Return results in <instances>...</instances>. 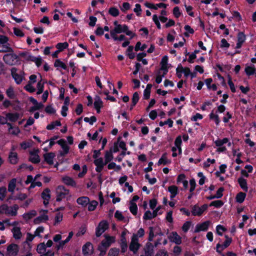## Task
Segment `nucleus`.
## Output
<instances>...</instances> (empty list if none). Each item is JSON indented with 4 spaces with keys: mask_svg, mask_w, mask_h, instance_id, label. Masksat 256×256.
Listing matches in <instances>:
<instances>
[{
    "mask_svg": "<svg viewBox=\"0 0 256 256\" xmlns=\"http://www.w3.org/2000/svg\"><path fill=\"white\" fill-rule=\"evenodd\" d=\"M56 201L60 202L63 198H65L66 196L68 194L69 190L66 189L63 186H58L56 190Z\"/></svg>",
    "mask_w": 256,
    "mask_h": 256,
    "instance_id": "f257e3e1",
    "label": "nucleus"
},
{
    "mask_svg": "<svg viewBox=\"0 0 256 256\" xmlns=\"http://www.w3.org/2000/svg\"><path fill=\"white\" fill-rule=\"evenodd\" d=\"M18 58V56L14 52L5 54L3 56V60L5 63L10 66L14 64L16 62Z\"/></svg>",
    "mask_w": 256,
    "mask_h": 256,
    "instance_id": "f03ea898",
    "label": "nucleus"
},
{
    "mask_svg": "<svg viewBox=\"0 0 256 256\" xmlns=\"http://www.w3.org/2000/svg\"><path fill=\"white\" fill-rule=\"evenodd\" d=\"M116 32L118 34L122 32L125 33L127 36H130V39L136 36V34L133 33L130 30H128V27L126 24L123 25H118L117 26H115Z\"/></svg>",
    "mask_w": 256,
    "mask_h": 256,
    "instance_id": "7ed1b4c3",
    "label": "nucleus"
},
{
    "mask_svg": "<svg viewBox=\"0 0 256 256\" xmlns=\"http://www.w3.org/2000/svg\"><path fill=\"white\" fill-rule=\"evenodd\" d=\"M108 228V224L106 220L101 221L96 228V235L100 237Z\"/></svg>",
    "mask_w": 256,
    "mask_h": 256,
    "instance_id": "20e7f679",
    "label": "nucleus"
},
{
    "mask_svg": "<svg viewBox=\"0 0 256 256\" xmlns=\"http://www.w3.org/2000/svg\"><path fill=\"white\" fill-rule=\"evenodd\" d=\"M104 239L101 242L99 246L108 249L112 244L115 242L116 238L115 236H110L108 234H104Z\"/></svg>",
    "mask_w": 256,
    "mask_h": 256,
    "instance_id": "39448f33",
    "label": "nucleus"
},
{
    "mask_svg": "<svg viewBox=\"0 0 256 256\" xmlns=\"http://www.w3.org/2000/svg\"><path fill=\"white\" fill-rule=\"evenodd\" d=\"M18 252V246L15 244L8 245L6 249V256H16Z\"/></svg>",
    "mask_w": 256,
    "mask_h": 256,
    "instance_id": "423d86ee",
    "label": "nucleus"
},
{
    "mask_svg": "<svg viewBox=\"0 0 256 256\" xmlns=\"http://www.w3.org/2000/svg\"><path fill=\"white\" fill-rule=\"evenodd\" d=\"M41 197L44 200V204L46 207L51 198L50 189L49 188L44 189L41 194Z\"/></svg>",
    "mask_w": 256,
    "mask_h": 256,
    "instance_id": "0eeeda50",
    "label": "nucleus"
},
{
    "mask_svg": "<svg viewBox=\"0 0 256 256\" xmlns=\"http://www.w3.org/2000/svg\"><path fill=\"white\" fill-rule=\"evenodd\" d=\"M210 224V220L205 221L201 224H198L196 225L194 232L195 233L199 232L201 231H206Z\"/></svg>",
    "mask_w": 256,
    "mask_h": 256,
    "instance_id": "6e6552de",
    "label": "nucleus"
},
{
    "mask_svg": "<svg viewBox=\"0 0 256 256\" xmlns=\"http://www.w3.org/2000/svg\"><path fill=\"white\" fill-rule=\"evenodd\" d=\"M39 150H34L30 152V156L28 158L29 161L33 164H37L40 162V158L38 154Z\"/></svg>",
    "mask_w": 256,
    "mask_h": 256,
    "instance_id": "1a4fd4ad",
    "label": "nucleus"
},
{
    "mask_svg": "<svg viewBox=\"0 0 256 256\" xmlns=\"http://www.w3.org/2000/svg\"><path fill=\"white\" fill-rule=\"evenodd\" d=\"M82 252L84 256H89L93 253V246L90 242H86L82 248Z\"/></svg>",
    "mask_w": 256,
    "mask_h": 256,
    "instance_id": "9d476101",
    "label": "nucleus"
},
{
    "mask_svg": "<svg viewBox=\"0 0 256 256\" xmlns=\"http://www.w3.org/2000/svg\"><path fill=\"white\" fill-rule=\"evenodd\" d=\"M168 238L171 242H172L178 245L182 243V238L176 232H172L168 236Z\"/></svg>",
    "mask_w": 256,
    "mask_h": 256,
    "instance_id": "9b49d317",
    "label": "nucleus"
},
{
    "mask_svg": "<svg viewBox=\"0 0 256 256\" xmlns=\"http://www.w3.org/2000/svg\"><path fill=\"white\" fill-rule=\"evenodd\" d=\"M55 154L54 152L45 153L44 154V161L42 162V164H44V162H46L50 165H52L54 164V158Z\"/></svg>",
    "mask_w": 256,
    "mask_h": 256,
    "instance_id": "f8f14e48",
    "label": "nucleus"
},
{
    "mask_svg": "<svg viewBox=\"0 0 256 256\" xmlns=\"http://www.w3.org/2000/svg\"><path fill=\"white\" fill-rule=\"evenodd\" d=\"M17 69L16 68H12L11 69V74L12 77L14 78L17 84H20L23 80V76L18 74L16 72Z\"/></svg>",
    "mask_w": 256,
    "mask_h": 256,
    "instance_id": "ddd939ff",
    "label": "nucleus"
},
{
    "mask_svg": "<svg viewBox=\"0 0 256 256\" xmlns=\"http://www.w3.org/2000/svg\"><path fill=\"white\" fill-rule=\"evenodd\" d=\"M7 120H8L11 122H16L20 117V114L18 112H8L6 114Z\"/></svg>",
    "mask_w": 256,
    "mask_h": 256,
    "instance_id": "4468645a",
    "label": "nucleus"
},
{
    "mask_svg": "<svg viewBox=\"0 0 256 256\" xmlns=\"http://www.w3.org/2000/svg\"><path fill=\"white\" fill-rule=\"evenodd\" d=\"M238 182L240 187L245 192H247L248 191V186L247 180L246 179L244 178L242 176L240 177L238 179Z\"/></svg>",
    "mask_w": 256,
    "mask_h": 256,
    "instance_id": "2eb2a0df",
    "label": "nucleus"
},
{
    "mask_svg": "<svg viewBox=\"0 0 256 256\" xmlns=\"http://www.w3.org/2000/svg\"><path fill=\"white\" fill-rule=\"evenodd\" d=\"M146 256H153L154 246L150 242H147L144 248Z\"/></svg>",
    "mask_w": 256,
    "mask_h": 256,
    "instance_id": "dca6fc26",
    "label": "nucleus"
},
{
    "mask_svg": "<svg viewBox=\"0 0 256 256\" xmlns=\"http://www.w3.org/2000/svg\"><path fill=\"white\" fill-rule=\"evenodd\" d=\"M72 236H73V232H70L68 234V237L66 238L65 240H61L59 242L58 244L57 245V246H56V249L58 250L60 248H63L64 246L72 238Z\"/></svg>",
    "mask_w": 256,
    "mask_h": 256,
    "instance_id": "f3484780",
    "label": "nucleus"
},
{
    "mask_svg": "<svg viewBox=\"0 0 256 256\" xmlns=\"http://www.w3.org/2000/svg\"><path fill=\"white\" fill-rule=\"evenodd\" d=\"M14 52L13 49L10 46L8 43L4 44H0V52Z\"/></svg>",
    "mask_w": 256,
    "mask_h": 256,
    "instance_id": "a211bd4d",
    "label": "nucleus"
},
{
    "mask_svg": "<svg viewBox=\"0 0 256 256\" xmlns=\"http://www.w3.org/2000/svg\"><path fill=\"white\" fill-rule=\"evenodd\" d=\"M167 154L166 152L162 154V157L159 159L157 164L160 166L161 164L166 165L172 162L170 160H168L166 158Z\"/></svg>",
    "mask_w": 256,
    "mask_h": 256,
    "instance_id": "6ab92c4d",
    "label": "nucleus"
},
{
    "mask_svg": "<svg viewBox=\"0 0 256 256\" xmlns=\"http://www.w3.org/2000/svg\"><path fill=\"white\" fill-rule=\"evenodd\" d=\"M76 202L82 206L86 207L90 202V198L87 196H81L77 198Z\"/></svg>",
    "mask_w": 256,
    "mask_h": 256,
    "instance_id": "aec40b11",
    "label": "nucleus"
},
{
    "mask_svg": "<svg viewBox=\"0 0 256 256\" xmlns=\"http://www.w3.org/2000/svg\"><path fill=\"white\" fill-rule=\"evenodd\" d=\"M62 182L67 186H76V182L73 178L68 176H65L62 178Z\"/></svg>",
    "mask_w": 256,
    "mask_h": 256,
    "instance_id": "412c9836",
    "label": "nucleus"
},
{
    "mask_svg": "<svg viewBox=\"0 0 256 256\" xmlns=\"http://www.w3.org/2000/svg\"><path fill=\"white\" fill-rule=\"evenodd\" d=\"M244 72L248 76H252L255 74V76L256 77V68L254 65L246 66L245 68Z\"/></svg>",
    "mask_w": 256,
    "mask_h": 256,
    "instance_id": "4be33fe9",
    "label": "nucleus"
},
{
    "mask_svg": "<svg viewBox=\"0 0 256 256\" xmlns=\"http://www.w3.org/2000/svg\"><path fill=\"white\" fill-rule=\"evenodd\" d=\"M54 66L57 68V70H58V68H62L68 70V66L66 64L61 61L60 59H56L54 62Z\"/></svg>",
    "mask_w": 256,
    "mask_h": 256,
    "instance_id": "5701e85b",
    "label": "nucleus"
},
{
    "mask_svg": "<svg viewBox=\"0 0 256 256\" xmlns=\"http://www.w3.org/2000/svg\"><path fill=\"white\" fill-rule=\"evenodd\" d=\"M13 236L15 239L18 240L22 237V234L19 227H14L12 229Z\"/></svg>",
    "mask_w": 256,
    "mask_h": 256,
    "instance_id": "b1692460",
    "label": "nucleus"
},
{
    "mask_svg": "<svg viewBox=\"0 0 256 256\" xmlns=\"http://www.w3.org/2000/svg\"><path fill=\"white\" fill-rule=\"evenodd\" d=\"M9 160L10 164H14L18 162V154L16 152H10L9 156Z\"/></svg>",
    "mask_w": 256,
    "mask_h": 256,
    "instance_id": "393cba45",
    "label": "nucleus"
},
{
    "mask_svg": "<svg viewBox=\"0 0 256 256\" xmlns=\"http://www.w3.org/2000/svg\"><path fill=\"white\" fill-rule=\"evenodd\" d=\"M192 214L194 216H200L202 214V211L198 205L196 204L192 208Z\"/></svg>",
    "mask_w": 256,
    "mask_h": 256,
    "instance_id": "a878e982",
    "label": "nucleus"
},
{
    "mask_svg": "<svg viewBox=\"0 0 256 256\" xmlns=\"http://www.w3.org/2000/svg\"><path fill=\"white\" fill-rule=\"evenodd\" d=\"M48 220V216L47 214H43L34 218V222L35 224H39L42 221H46Z\"/></svg>",
    "mask_w": 256,
    "mask_h": 256,
    "instance_id": "bb28decb",
    "label": "nucleus"
},
{
    "mask_svg": "<svg viewBox=\"0 0 256 256\" xmlns=\"http://www.w3.org/2000/svg\"><path fill=\"white\" fill-rule=\"evenodd\" d=\"M246 194L243 192H239L236 196V200L237 202L241 204L243 202L246 197Z\"/></svg>",
    "mask_w": 256,
    "mask_h": 256,
    "instance_id": "cd10ccee",
    "label": "nucleus"
},
{
    "mask_svg": "<svg viewBox=\"0 0 256 256\" xmlns=\"http://www.w3.org/2000/svg\"><path fill=\"white\" fill-rule=\"evenodd\" d=\"M120 244L121 248V252L122 254L125 253L128 249L126 239H120Z\"/></svg>",
    "mask_w": 256,
    "mask_h": 256,
    "instance_id": "c85d7f7f",
    "label": "nucleus"
},
{
    "mask_svg": "<svg viewBox=\"0 0 256 256\" xmlns=\"http://www.w3.org/2000/svg\"><path fill=\"white\" fill-rule=\"evenodd\" d=\"M140 243H134L133 242H130L129 246V249L134 254H136L140 248Z\"/></svg>",
    "mask_w": 256,
    "mask_h": 256,
    "instance_id": "c756f323",
    "label": "nucleus"
},
{
    "mask_svg": "<svg viewBox=\"0 0 256 256\" xmlns=\"http://www.w3.org/2000/svg\"><path fill=\"white\" fill-rule=\"evenodd\" d=\"M134 46H130L126 50V55L128 58L130 60H133L136 56V54L133 52Z\"/></svg>",
    "mask_w": 256,
    "mask_h": 256,
    "instance_id": "7c9ffc66",
    "label": "nucleus"
},
{
    "mask_svg": "<svg viewBox=\"0 0 256 256\" xmlns=\"http://www.w3.org/2000/svg\"><path fill=\"white\" fill-rule=\"evenodd\" d=\"M104 162L106 164L110 162L113 158L112 152V149H110L109 151H106L104 156Z\"/></svg>",
    "mask_w": 256,
    "mask_h": 256,
    "instance_id": "2f4dec72",
    "label": "nucleus"
},
{
    "mask_svg": "<svg viewBox=\"0 0 256 256\" xmlns=\"http://www.w3.org/2000/svg\"><path fill=\"white\" fill-rule=\"evenodd\" d=\"M68 46V44L67 42H58L56 46V48L60 52L63 51L64 49L67 48Z\"/></svg>",
    "mask_w": 256,
    "mask_h": 256,
    "instance_id": "473e14b6",
    "label": "nucleus"
},
{
    "mask_svg": "<svg viewBox=\"0 0 256 256\" xmlns=\"http://www.w3.org/2000/svg\"><path fill=\"white\" fill-rule=\"evenodd\" d=\"M36 215V212L35 210H32L30 212L23 214V218L25 220H30Z\"/></svg>",
    "mask_w": 256,
    "mask_h": 256,
    "instance_id": "72a5a7b5",
    "label": "nucleus"
},
{
    "mask_svg": "<svg viewBox=\"0 0 256 256\" xmlns=\"http://www.w3.org/2000/svg\"><path fill=\"white\" fill-rule=\"evenodd\" d=\"M46 248L44 242H41L38 245L36 251L38 254H42L46 252Z\"/></svg>",
    "mask_w": 256,
    "mask_h": 256,
    "instance_id": "f704fd0d",
    "label": "nucleus"
},
{
    "mask_svg": "<svg viewBox=\"0 0 256 256\" xmlns=\"http://www.w3.org/2000/svg\"><path fill=\"white\" fill-rule=\"evenodd\" d=\"M237 42L244 44L246 40V36L242 32H240L237 35Z\"/></svg>",
    "mask_w": 256,
    "mask_h": 256,
    "instance_id": "c9c22d12",
    "label": "nucleus"
},
{
    "mask_svg": "<svg viewBox=\"0 0 256 256\" xmlns=\"http://www.w3.org/2000/svg\"><path fill=\"white\" fill-rule=\"evenodd\" d=\"M94 100V108H102L103 106V102L99 96H96Z\"/></svg>",
    "mask_w": 256,
    "mask_h": 256,
    "instance_id": "e433bc0d",
    "label": "nucleus"
},
{
    "mask_svg": "<svg viewBox=\"0 0 256 256\" xmlns=\"http://www.w3.org/2000/svg\"><path fill=\"white\" fill-rule=\"evenodd\" d=\"M210 120H214L216 126H218L220 122L219 116L218 114H214L213 112H212L209 114Z\"/></svg>",
    "mask_w": 256,
    "mask_h": 256,
    "instance_id": "4c0bfd02",
    "label": "nucleus"
},
{
    "mask_svg": "<svg viewBox=\"0 0 256 256\" xmlns=\"http://www.w3.org/2000/svg\"><path fill=\"white\" fill-rule=\"evenodd\" d=\"M224 202L221 200H216L212 202L210 204V206H214L216 208H220L224 205Z\"/></svg>",
    "mask_w": 256,
    "mask_h": 256,
    "instance_id": "58836bf2",
    "label": "nucleus"
},
{
    "mask_svg": "<svg viewBox=\"0 0 256 256\" xmlns=\"http://www.w3.org/2000/svg\"><path fill=\"white\" fill-rule=\"evenodd\" d=\"M108 14L112 16L116 17L120 14L119 10L116 7H111L108 10Z\"/></svg>",
    "mask_w": 256,
    "mask_h": 256,
    "instance_id": "ea45409f",
    "label": "nucleus"
},
{
    "mask_svg": "<svg viewBox=\"0 0 256 256\" xmlns=\"http://www.w3.org/2000/svg\"><path fill=\"white\" fill-rule=\"evenodd\" d=\"M120 253V249L116 248H111L108 253V256H118Z\"/></svg>",
    "mask_w": 256,
    "mask_h": 256,
    "instance_id": "a19ab883",
    "label": "nucleus"
},
{
    "mask_svg": "<svg viewBox=\"0 0 256 256\" xmlns=\"http://www.w3.org/2000/svg\"><path fill=\"white\" fill-rule=\"evenodd\" d=\"M16 186V180L12 178L9 182L8 185V190L10 192H13Z\"/></svg>",
    "mask_w": 256,
    "mask_h": 256,
    "instance_id": "79ce46f5",
    "label": "nucleus"
},
{
    "mask_svg": "<svg viewBox=\"0 0 256 256\" xmlns=\"http://www.w3.org/2000/svg\"><path fill=\"white\" fill-rule=\"evenodd\" d=\"M98 202L96 200H92L88 204V210L92 212L94 211L96 208Z\"/></svg>",
    "mask_w": 256,
    "mask_h": 256,
    "instance_id": "37998d69",
    "label": "nucleus"
},
{
    "mask_svg": "<svg viewBox=\"0 0 256 256\" xmlns=\"http://www.w3.org/2000/svg\"><path fill=\"white\" fill-rule=\"evenodd\" d=\"M129 209L133 215L136 216L137 214L138 206L135 202H132V204H130Z\"/></svg>",
    "mask_w": 256,
    "mask_h": 256,
    "instance_id": "c03bdc74",
    "label": "nucleus"
},
{
    "mask_svg": "<svg viewBox=\"0 0 256 256\" xmlns=\"http://www.w3.org/2000/svg\"><path fill=\"white\" fill-rule=\"evenodd\" d=\"M228 139L227 138H224L222 140L218 139L214 142V144L216 146H221L224 144L227 143Z\"/></svg>",
    "mask_w": 256,
    "mask_h": 256,
    "instance_id": "a18cd8bd",
    "label": "nucleus"
},
{
    "mask_svg": "<svg viewBox=\"0 0 256 256\" xmlns=\"http://www.w3.org/2000/svg\"><path fill=\"white\" fill-rule=\"evenodd\" d=\"M168 57L166 56H165L162 57V60L160 62V70L166 69V67H168Z\"/></svg>",
    "mask_w": 256,
    "mask_h": 256,
    "instance_id": "49530a36",
    "label": "nucleus"
},
{
    "mask_svg": "<svg viewBox=\"0 0 256 256\" xmlns=\"http://www.w3.org/2000/svg\"><path fill=\"white\" fill-rule=\"evenodd\" d=\"M184 30L186 31L184 32V35L186 37L189 36V34H193L194 32V30L191 28V27L189 25H186L184 27Z\"/></svg>",
    "mask_w": 256,
    "mask_h": 256,
    "instance_id": "de8ad7c7",
    "label": "nucleus"
},
{
    "mask_svg": "<svg viewBox=\"0 0 256 256\" xmlns=\"http://www.w3.org/2000/svg\"><path fill=\"white\" fill-rule=\"evenodd\" d=\"M94 163L96 166H104L106 164V162H104L103 158H98L95 159L94 161Z\"/></svg>",
    "mask_w": 256,
    "mask_h": 256,
    "instance_id": "09e8293b",
    "label": "nucleus"
},
{
    "mask_svg": "<svg viewBox=\"0 0 256 256\" xmlns=\"http://www.w3.org/2000/svg\"><path fill=\"white\" fill-rule=\"evenodd\" d=\"M216 233L218 235L222 236L223 235V234L220 231L224 232L226 230V228H224L223 226L218 224L216 226Z\"/></svg>",
    "mask_w": 256,
    "mask_h": 256,
    "instance_id": "8fccbe9b",
    "label": "nucleus"
},
{
    "mask_svg": "<svg viewBox=\"0 0 256 256\" xmlns=\"http://www.w3.org/2000/svg\"><path fill=\"white\" fill-rule=\"evenodd\" d=\"M24 88L28 92L32 93L36 91V88L32 86L30 82H28V84L24 87Z\"/></svg>",
    "mask_w": 256,
    "mask_h": 256,
    "instance_id": "3c124183",
    "label": "nucleus"
},
{
    "mask_svg": "<svg viewBox=\"0 0 256 256\" xmlns=\"http://www.w3.org/2000/svg\"><path fill=\"white\" fill-rule=\"evenodd\" d=\"M18 208V205L14 204L12 207L11 208V209H9V213L8 214H10L12 216H15L17 214V211Z\"/></svg>",
    "mask_w": 256,
    "mask_h": 256,
    "instance_id": "603ef678",
    "label": "nucleus"
},
{
    "mask_svg": "<svg viewBox=\"0 0 256 256\" xmlns=\"http://www.w3.org/2000/svg\"><path fill=\"white\" fill-rule=\"evenodd\" d=\"M226 248L228 247L224 244H221L218 243L216 246V251L218 254H222V251Z\"/></svg>",
    "mask_w": 256,
    "mask_h": 256,
    "instance_id": "864d4df0",
    "label": "nucleus"
},
{
    "mask_svg": "<svg viewBox=\"0 0 256 256\" xmlns=\"http://www.w3.org/2000/svg\"><path fill=\"white\" fill-rule=\"evenodd\" d=\"M126 154L129 155L130 154V152H126L124 151H122V152L116 158V160L118 161V162H121L122 160L123 157Z\"/></svg>",
    "mask_w": 256,
    "mask_h": 256,
    "instance_id": "5fc2aeb1",
    "label": "nucleus"
},
{
    "mask_svg": "<svg viewBox=\"0 0 256 256\" xmlns=\"http://www.w3.org/2000/svg\"><path fill=\"white\" fill-rule=\"evenodd\" d=\"M168 190L170 194H178V188L174 185H172L168 188Z\"/></svg>",
    "mask_w": 256,
    "mask_h": 256,
    "instance_id": "6e6d98bb",
    "label": "nucleus"
},
{
    "mask_svg": "<svg viewBox=\"0 0 256 256\" xmlns=\"http://www.w3.org/2000/svg\"><path fill=\"white\" fill-rule=\"evenodd\" d=\"M121 138H122V137L119 136L118 138L117 142H114L112 148H110V149H112V152L115 153V152H118L119 151L118 144V142H120V140Z\"/></svg>",
    "mask_w": 256,
    "mask_h": 256,
    "instance_id": "4d7b16f0",
    "label": "nucleus"
},
{
    "mask_svg": "<svg viewBox=\"0 0 256 256\" xmlns=\"http://www.w3.org/2000/svg\"><path fill=\"white\" fill-rule=\"evenodd\" d=\"M62 217L63 216L62 214H61L60 212H58L56 214L54 218V225L62 222Z\"/></svg>",
    "mask_w": 256,
    "mask_h": 256,
    "instance_id": "13d9d810",
    "label": "nucleus"
},
{
    "mask_svg": "<svg viewBox=\"0 0 256 256\" xmlns=\"http://www.w3.org/2000/svg\"><path fill=\"white\" fill-rule=\"evenodd\" d=\"M44 110L48 114H54L56 112V110L51 105L47 106Z\"/></svg>",
    "mask_w": 256,
    "mask_h": 256,
    "instance_id": "bf43d9fd",
    "label": "nucleus"
},
{
    "mask_svg": "<svg viewBox=\"0 0 256 256\" xmlns=\"http://www.w3.org/2000/svg\"><path fill=\"white\" fill-rule=\"evenodd\" d=\"M191 224V222L190 221L185 222L182 228V231L184 232H188L190 227Z\"/></svg>",
    "mask_w": 256,
    "mask_h": 256,
    "instance_id": "052dcab7",
    "label": "nucleus"
},
{
    "mask_svg": "<svg viewBox=\"0 0 256 256\" xmlns=\"http://www.w3.org/2000/svg\"><path fill=\"white\" fill-rule=\"evenodd\" d=\"M228 84L230 87V89L232 92H235L236 90L234 84L232 81L231 76L229 75L228 76Z\"/></svg>",
    "mask_w": 256,
    "mask_h": 256,
    "instance_id": "680f3d73",
    "label": "nucleus"
},
{
    "mask_svg": "<svg viewBox=\"0 0 256 256\" xmlns=\"http://www.w3.org/2000/svg\"><path fill=\"white\" fill-rule=\"evenodd\" d=\"M86 231V226H82L80 228L78 232L76 234L77 236H80L84 235Z\"/></svg>",
    "mask_w": 256,
    "mask_h": 256,
    "instance_id": "e2e57ef3",
    "label": "nucleus"
},
{
    "mask_svg": "<svg viewBox=\"0 0 256 256\" xmlns=\"http://www.w3.org/2000/svg\"><path fill=\"white\" fill-rule=\"evenodd\" d=\"M0 213L8 214L9 213V208L6 204L2 205L0 206Z\"/></svg>",
    "mask_w": 256,
    "mask_h": 256,
    "instance_id": "0e129e2a",
    "label": "nucleus"
},
{
    "mask_svg": "<svg viewBox=\"0 0 256 256\" xmlns=\"http://www.w3.org/2000/svg\"><path fill=\"white\" fill-rule=\"evenodd\" d=\"M224 190V187H220L216 191L215 196H216V198H220L223 196V192Z\"/></svg>",
    "mask_w": 256,
    "mask_h": 256,
    "instance_id": "69168bd1",
    "label": "nucleus"
},
{
    "mask_svg": "<svg viewBox=\"0 0 256 256\" xmlns=\"http://www.w3.org/2000/svg\"><path fill=\"white\" fill-rule=\"evenodd\" d=\"M114 217L119 221H122L124 220V216L122 212L116 210L114 214Z\"/></svg>",
    "mask_w": 256,
    "mask_h": 256,
    "instance_id": "338daca9",
    "label": "nucleus"
},
{
    "mask_svg": "<svg viewBox=\"0 0 256 256\" xmlns=\"http://www.w3.org/2000/svg\"><path fill=\"white\" fill-rule=\"evenodd\" d=\"M173 14L176 18H178L182 14L180 8L178 6H175L173 9Z\"/></svg>",
    "mask_w": 256,
    "mask_h": 256,
    "instance_id": "774afa93",
    "label": "nucleus"
}]
</instances>
